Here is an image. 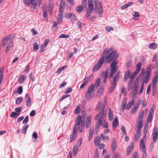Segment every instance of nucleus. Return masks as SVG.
Returning <instances> with one entry per match:
<instances>
[{"label":"nucleus","mask_w":158,"mask_h":158,"mask_svg":"<svg viewBox=\"0 0 158 158\" xmlns=\"http://www.w3.org/2000/svg\"><path fill=\"white\" fill-rule=\"evenodd\" d=\"M116 52L117 51L116 50L111 48H106L103 52L102 54V56L101 58H103V61L104 62L106 59V62L109 63L118 58V56L116 54Z\"/></svg>","instance_id":"obj_1"},{"label":"nucleus","mask_w":158,"mask_h":158,"mask_svg":"<svg viewBox=\"0 0 158 158\" xmlns=\"http://www.w3.org/2000/svg\"><path fill=\"white\" fill-rule=\"evenodd\" d=\"M105 107V105L103 104L101 107V110L100 114H98L96 117L95 119L98 120L97 124L96 125L95 128L96 129H98L101 125L102 123V120L104 118L106 117L107 114V112L104 110Z\"/></svg>","instance_id":"obj_2"},{"label":"nucleus","mask_w":158,"mask_h":158,"mask_svg":"<svg viewBox=\"0 0 158 158\" xmlns=\"http://www.w3.org/2000/svg\"><path fill=\"white\" fill-rule=\"evenodd\" d=\"M77 122L76 123L73 129V132L71 135L70 141L72 143L76 139V133L79 127L80 123L82 122L81 117L78 116L76 119Z\"/></svg>","instance_id":"obj_3"},{"label":"nucleus","mask_w":158,"mask_h":158,"mask_svg":"<svg viewBox=\"0 0 158 158\" xmlns=\"http://www.w3.org/2000/svg\"><path fill=\"white\" fill-rule=\"evenodd\" d=\"M119 71H118L113 78V82L112 83V86L110 88V91H113L116 86V82L118 80Z\"/></svg>","instance_id":"obj_4"},{"label":"nucleus","mask_w":158,"mask_h":158,"mask_svg":"<svg viewBox=\"0 0 158 158\" xmlns=\"http://www.w3.org/2000/svg\"><path fill=\"white\" fill-rule=\"evenodd\" d=\"M103 58H101L98 61V63L94 65L92 69L93 72H95L98 70L102 66L104 62L103 61Z\"/></svg>","instance_id":"obj_5"},{"label":"nucleus","mask_w":158,"mask_h":158,"mask_svg":"<svg viewBox=\"0 0 158 158\" xmlns=\"http://www.w3.org/2000/svg\"><path fill=\"white\" fill-rule=\"evenodd\" d=\"M95 86L94 85H91L88 88V90L85 93V97L87 99H89L90 98V93L92 91H94Z\"/></svg>","instance_id":"obj_6"},{"label":"nucleus","mask_w":158,"mask_h":158,"mask_svg":"<svg viewBox=\"0 0 158 158\" xmlns=\"http://www.w3.org/2000/svg\"><path fill=\"white\" fill-rule=\"evenodd\" d=\"M138 80L136 79L135 80V81L134 82L133 86L132 88L134 89L133 90V92L134 94H135L138 92V90L139 89V87L138 86Z\"/></svg>","instance_id":"obj_7"},{"label":"nucleus","mask_w":158,"mask_h":158,"mask_svg":"<svg viewBox=\"0 0 158 158\" xmlns=\"http://www.w3.org/2000/svg\"><path fill=\"white\" fill-rule=\"evenodd\" d=\"M25 99L26 100V103L27 106V107L30 106L32 100L31 97L29 96L28 94H26Z\"/></svg>","instance_id":"obj_8"},{"label":"nucleus","mask_w":158,"mask_h":158,"mask_svg":"<svg viewBox=\"0 0 158 158\" xmlns=\"http://www.w3.org/2000/svg\"><path fill=\"white\" fill-rule=\"evenodd\" d=\"M153 132L154 134L153 137V141L154 143H155L157 140V136L158 135L157 128L156 127H155Z\"/></svg>","instance_id":"obj_9"},{"label":"nucleus","mask_w":158,"mask_h":158,"mask_svg":"<svg viewBox=\"0 0 158 158\" xmlns=\"http://www.w3.org/2000/svg\"><path fill=\"white\" fill-rule=\"evenodd\" d=\"M140 148L142 152L146 151V148L144 144V141L142 139H141L139 143Z\"/></svg>","instance_id":"obj_10"},{"label":"nucleus","mask_w":158,"mask_h":158,"mask_svg":"<svg viewBox=\"0 0 158 158\" xmlns=\"http://www.w3.org/2000/svg\"><path fill=\"white\" fill-rule=\"evenodd\" d=\"M66 17L67 18L70 19L71 20L75 21L77 19L76 16L73 14H68L66 15Z\"/></svg>","instance_id":"obj_11"},{"label":"nucleus","mask_w":158,"mask_h":158,"mask_svg":"<svg viewBox=\"0 0 158 158\" xmlns=\"http://www.w3.org/2000/svg\"><path fill=\"white\" fill-rule=\"evenodd\" d=\"M10 35H8L5 38H4L2 39V43L3 46H5L6 45L7 41L9 40H10V41L11 40L10 39Z\"/></svg>","instance_id":"obj_12"},{"label":"nucleus","mask_w":158,"mask_h":158,"mask_svg":"<svg viewBox=\"0 0 158 158\" xmlns=\"http://www.w3.org/2000/svg\"><path fill=\"white\" fill-rule=\"evenodd\" d=\"M10 35H8L5 38H4L2 39V43L3 46H5L6 45L7 41L9 40H10V41L11 40L10 39Z\"/></svg>","instance_id":"obj_13"},{"label":"nucleus","mask_w":158,"mask_h":158,"mask_svg":"<svg viewBox=\"0 0 158 158\" xmlns=\"http://www.w3.org/2000/svg\"><path fill=\"white\" fill-rule=\"evenodd\" d=\"M134 146L132 143L131 145H129L127 148L126 153L127 155H129L132 152Z\"/></svg>","instance_id":"obj_14"},{"label":"nucleus","mask_w":158,"mask_h":158,"mask_svg":"<svg viewBox=\"0 0 158 158\" xmlns=\"http://www.w3.org/2000/svg\"><path fill=\"white\" fill-rule=\"evenodd\" d=\"M144 111L143 110H141L139 113V116L138 117V119L137 121H143V118L144 116Z\"/></svg>","instance_id":"obj_15"},{"label":"nucleus","mask_w":158,"mask_h":158,"mask_svg":"<svg viewBox=\"0 0 158 158\" xmlns=\"http://www.w3.org/2000/svg\"><path fill=\"white\" fill-rule=\"evenodd\" d=\"M116 147V141L114 138H113L112 141L111 148L113 152H114Z\"/></svg>","instance_id":"obj_16"},{"label":"nucleus","mask_w":158,"mask_h":158,"mask_svg":"<svg viewBox=\"0 0 158 158\" xmlns=\"http://www.w3.org/2000/svg\"><path fill=\"white\" fill-rule=\"evenodd\" d=\"M91 122V117L90 116L88 117L86 119V127L87 128L89 127Z\"/></svg>","instance_id":"obj_17"},{"label":"nucleus","mask_w":158,"mask_h":158,"mask_svg":"<svg viewBox=\"0 0 158 158\" xmlns=\"http://www.w3.org/2000/svg\"><path fill=\"white\" fill-rule=\"evenodd\" d=\"M13 42H12V40H11L7 46L6 50L5 51L6 53H7L10 50L11 48L13 46Z\"/></svg>","instance_id":"obj_18"},{"label":"nucleus","mask_w":158,"mask_h":158,"mask_svg":"<svg viewBox=\"0 0 158 158\" xmlns=\"http://www.w3.org/2000/svg\"><path fill=\"white\" fill-rule=\"evenodd\" d=\"M93 10H94L91 9H88L87 10L86 12L85 15V17L86 18H88L90 17Z\"/></svg>","instance_id":"obj_19"},{"label":"nucleus","mask_w":158,"mask_h":158,"mask_svg":"<svg viewBox=\"0 0 158 158\" xmlns=\"http://www.w3.org/2000/svg\"><path fill=\"white\" fill-rule=\"evenodd\" d=\"M108 117L110 121H112L114 117L111 108L109 109L108 113Z\"/></svg>","instance_id":"obj_20"},{"label":"nucleus","mask_w":158,"mask_h":158,"mask_svg":"<svg viewBox=\"0 0 158 158\" xmlns=\"http://www.w3.org/2000/svg\"><path fill=\"white\" fill-rule=\"evenodd\" d=\"M118 63V62L116 60H114L113 61H112V62L110 64V68L111 69L115 68H116V69L118 70V66H116L117 64Z\"/></svg>","instance_id":"obj_21"},{"label":"nucleus","mask_w":158,"mask_h":158,"mask_svg":"<svg viewBox=\"0 0 158 158\" xmlns=\"http://www.w3.org/2000/svg\"><path fill=\"white\" fill-rule=\"evenodd\" d=\"M88 9L94 10V3L92 0H88Z\"/></svg>","instance_id":"obj_22"},{"label":"nucleus","mask_w":158,"mask_h":158,"mask_svg":"<svg viewBox=\"0 0 158 158\" xmlns=\"http://www.w3.org/2000/svg\"><path fill=\"white\" fill-rule=\"evenodd\" d=\"M117 70V69L115 68L111 69L110 72L109 76V78H111Z\"/></svg>","instance_id":"obj_23"},{"label":"nucleus","mask_w":158,"mask_h":158,"mask_svg":"<svg viewBox=\"0 0 158 158\" xmlns=\"http://www.w3.org/2000/svg\"><path fill=\"white\" fill-rule=\"evenodd\" d=\"M101 137L99 136H97L95 138L94 143L96 145H98L100 143V140Z\"/></svg>","instance_id":"obj_24"},{"label":"nucleus","mask_w":158,"mask_h":158,"mask_svg":"<svg viewBox=\"0 0 158 158\" xmlns=\"http://www.w3.org/2000/svg\"><path fill=\"white\" fill-rule=\"evenodd\" d=\"M118 123V119L117 118H115L113 121V127L115 128L117 127V125Z\"/></svg>","instance_id":"obj_25"},{"label":"nucleus","mask_w":158,"mask_h":158,"mask_svg":"<svg viewBox=\"0 0 158 158\" xmlns=\"http://www.w3.org/2000/svg\"><path fill=\"white\" fill-rule=\"evenodd\" d=\"M150 78V75L146 74V77L143 81V83L145 84L148 82Z\"/></svg>","instance_id":"obj_26"},{"label":"nucleus","mask_w":158,"mask_h":158,"mask_svg":"<svg viewBox=\"0 0 158 158\" xmlns=\"http://www.w3.org/2000/svg\"><path fill=\"white\" fill-rule=\"evenodd\" d=\"M158 81V74L156 75L153 78L152 81V83L153 84V85H155L157 82Z\"/></svg>","instance_id":"obj_27"},{"label":"nucleus","mask_w":158,"mask_h":158,"mask_svg":"<svg viewBox=\"0 0 158 158\" xmlns=\"http://www.w3.org/2000/svg\"><path fill=\"white\" fill-rule=\"evenodd\" d=\"M30 4H32L31 7L34 9H35L37 6L36 1L34 0H30Z\"/></svg>","instance_id":"obj_28"},{"label":"nucleus","mask_w":158,"mask_h":158,"mask_svg":"<svg viewBox=\"0 0 158 158\" xmlns=\"http://www.w3.org/2000/svg\"><path fill=\"white\" fill-rule=\"evenodd\" d=\"M93 128L90 127V131L89 132V140H90V139L92 138L93 135Z\"/></svg>","instance_id":"obj_29"},{"label":"nucleus","mask_w":158,"mask_h":158,"mask_svg":"<svg viewBox=\"0 0 158 158\" xmlns=\"http://www.w3.org/2000/svg\"><path fill=\"white\" fill-rule=\"evenodd\" d=\"M94 85L95 87L96 88H97L100 86V79L99 78H98L96 80Z\"/></svg>","instance_id":"obj_30"},{"label":"nucleus","mask_w":158,"mask_h":158,"mask_svg":"<svg viewBox=\"0 0 158 158\" xmlns=\"http://www.w3.org/2000/svg\"><path fill=\"white\" fill-rule=\"evenodd\" d=\"M134 101L133 100H132L129 102L127 105L125 109L127 110H129L130 109L131 106L133 104Z\"/></svg>","instance_id":"obj_31"},{"label":"nucleus","mask_w":158,"mask_h":158,"mask_svg":"<svg viewBox=\"0 0 158 158\" xmlns=\"http://www.w3.org/2000/svg\"><path fill=\"white\" fill-rule=\"evenodd\" d=\"M102 6L101 2H99V7L98 9V11L99 13V14L101 15V14L102 13Z\"/></svg>","instance_id":"obj_32"},{"label":"nucleus","mask_w":158,"mask_h":158,"mask_svg":"<svg viewBox=\"0 0 158 158\" xmlns=\"http://www.w3.org/2000/svg\"><path fill=\"white\" fill-rule=\"evenodd\" d=\"M28 125H25L22 128V133L25 134L26 133L27 129L28 127Z\"/></svg>","instance_id":"obj_33"},{"label":"nucleus","mask_w":158,"mask_h":158,"mask_svg":"<svg viewBox=\"0 0 158 158\" xmlns=\"http://www.w3.org/2000/svg\"><path fill=\"white\" fill-rule=\"evenodd\" d=\"M141 67V64L140 62L138 63L136 65V68L135 71L136 73H139Z\"/></svg>","instance_id":"obj_34"},{"label":"nucleus","mask_w":158,"mask_h":158,"mask_svg":"<svg viewBox=\"0 0 158 158\" xmlns=\"http://www.w3.org/2000/svg\"><path fill=\"white\" fill-rule=\"evenodd\" d=\"M149 47L151 49H154L157 47L156 44L155 43H151L149 45Z\"/></svg>","instance_id":"obj_35"},{"label":"nucleus","mask_w":158,"mask_h":158,"mask_svg":"<svg viewBox=\"0 0 158 158\" xmlns=\"http://www.w3.org/2000/svg\"><path fill=\"white\" fill-rule=\"evenodd\" d=\"M133 81L132 80H130L128 85V90L130 91L132 88V84H133Z\"/></svg>","instance_id":"obj_36"},{"label":"nucleus","mask_w":158,"mask_h":158,"mask_svg":"<svg viewBox=\"0 0 158 158\" xmlns=\"http://www.w3.org/2000/svg\"><path fill=\"white\" fill-rule=\"evenodd\" d=\"M93 76V75L91 74L89 76L86 77L85 79V81H87V83L88 82H90L92 81Z\"/></svg>","instance_id":"obj_37"},{"label":"nucleus","mask_w":158,"mask_h":158,"mask_svg":"<svg viewBox=\"0 0 158 158\" xmlns=\"http://www.w3.org/2000/svg\"><path fill=\"white\" fill-rule=\"evenodd\" d=\"M21 78L20 79V83H23L24 81L27 78V76L25 75H23L21 76Z\"/></svg>","instance_id":"obj_38"},{"label":"nucleus","mask_w":158,"mask_h":158,"mask_svg":"<svg viewBox=\"0 0 158 158\" xmlns=\"http://www.w3.org/2000/svg\"><path fill=\"white\" fill-rule=\"evenodd\" d=\"M101 138L102 140H107L109 139L108 136H106L103 134H101L100 135Z\"/></svg>","instance_id":"obj_39"},{"label":"nucleus","mask_w":158,"mask_h":158,"mask_svg":"<svg viewBox=\"0 0 158 158\" xmlns=\"http://www.w3.org/2000/svg\"><path fill=\"white\" fill-rule=\"evenodd\" d=\"M65 5V2L63 0H61L60 4V10H62L63 7Z\"/></svg>","instance_id":"obj_40"},{"label":"nucleus","mask_w":158,"mask_h":158,"mask_svg":"<svg viewBox=\"0 0 158 158\" xmlns=\"http://www.w3.org/2000/svg\"><path fill=\"white\" fill-rule=\"evenodd\" d=\"M137 123V128H141L143 127V122L142 121H136Z\"/></svg>","instance_id":"obj_41"},{"label":"nucleus","mask_w":158,"mask_h":158,"mask_svg":"<svg viewBox=\"0 0 158 158\" xmlns=\"http://www.w3.org/2000/svg\"><path fill=\"white\" fill-rule=\"evenodd\" d=\"M22 108L21 107H17L15 109V111H16L18 114V115H19L21 112Z\"/></svg>","instance_id":"obj_42"},{"label":"nucleus","mask_w":158,"mask_h":158,"mask_svg":"<svg viewBox=\"0 0 158 158\" xmlns=\"http://www.w3.org/2000/svg\"><path fill=\"white\" fill-rule=\"evenodd\" d=\"M102 125L104 128H107L108 127V123L106 122L105 120H104L102 122Z\"/></svg>","instance_id":"obj_43"},{"label":"nucleus","mask_w":158,"mask_h":158,"mask_svg":"<svg viewBox=\"0 0 158 158\" xmlns=\"http://www.w3.org/2000/svg\"><path fill=\"white\" fill-rule=\"evenodd\" d=\"M138 73H136L135 71H134L132 75L130 77V80L133 81L136 74Z\"/></svg>","instance_id":"obj_44"},{"label":"nucleus","mask_w":158,"mask_h":158,"mask_svg":"<svg viewBox=\"0 0 158 158\" xmlns=\"http://www.w3.org/2000/svg\"><path fill=\"white\" fill-rule=\"evenodd\" d=\"M23 98L22 97H19L17 98L16 100V104H19L23 101Z\"/></svg>","instance_id":"obj_45"},{"label":"nucleus","mask_w":158,"mask_h":158,"mask_svg":"<svg viewBox=\"0 0 158 158\" xmlns=\"http://www.w3.org/2000/svg\"><path fill=\"white\" fill-rule=\"evenodd\" d=\"M138 108V106L133 107L131 110V114H134L136 113L137 110Z\"/></svg>","instance_id":"obj_46"},{"label":"nucleus","mask_w":158,"mask_h":158,"mask_svg":"<svg viewBox=\"0 0 158 158\" xmlns=\"http://www.w3.org/2000/svg\"><path fill=\"white\" fill-rule=\"evenodd\" d=\"M82 10L83 7L81 6H77L76 8V10L79 13L81 12Z\"/></svg>","instance_id":"obj_47"},{"label":"nucleus","mask_w":158,"mask_h":158,"mask_svg":"<svg viewBox=\"0 0 158 158\" xmlns=\"http://www.w3.org/2000/svg\"><path fill=\"white\" fill-rule=\"evenodd\" d=\"M78 151V148L76 146H75L73 147V153L75 155H77V152Z\"/></svg>","instance_id":"obj_48"},{"label":"nucleus","mask_w":158,"mask_h":158,"mask_svg":"<svg viewBox=\"0 0 158 158\" xmlns=\"http://www.w3.org/2000/svg\"><path fill=\"white\" fill-rule=\"evenodd\" d=\"M94 158H99L98 151V149L97 148L95 150L94 155Z\"/></svg>","instance_id":"obj_49"},{"label":"nucleus","mask_w":158,"mask_h":158,"mask_svg":"<svg viewBox=\"0 0 158 158\" xmlns=\"http://www.w3.org/2000/svg\"><path fill=\"white\" fill-rule=\"evenodd\" d=\"M140 135L136 133L135 135L134 140L137 142L140 137Z\"/></svg>","instance_id":"obj_50"},{"label":"nucleus","mask_w":158,"mask_h":158,"mask_svg":"<svg viewBox=\"0 0 158 158\" xmlns=\"http://www.w3.org/2000/svg\"><path fill=\"white\" fill-rule=\"evenodd\" d=\"M147 69L148 70L146 72V74H148L149 75H150L151 72L152 71V68L150 67L149 66H148L147 68Z\"/></svg>","instance_id":"obj_51"},{"label":"nucleus","mask_w":158,"mask_h":158,"mask_svg":"<svg viewBox=\"0 0 158 158\" xmlns=\"http://www.w3.org/2000/svg\"><path fill=\"white\" fill-rule=\"evenodd\" d=\"M39 48V46L37 43L35 42L33 44V49L35 51H37Z\"/></svg>","instance_id":"obj_52"},{"label":"nucleus","mask_w":158,"mask_h":158,"mask_svg":"<svg viewBox=\"0 0 158 158\" xmlns=\"http://www.w3.org/2000/svg\"><path fill=\"white\" fill-rule=\"evenodd\" d=\"M104 88L103 86H101L99 88L98 90V93L100 94H102L103 93V92L104 90Z\"/></svg>","instance_id":"obj_53"},{"label":"nucleus","mask_w":158,"mask_h":158,"mask_svg":"<svg viewBox=\"0 0 158 158\" xmlns=\"http://www.w3.org/2000/svg\"><path fill=\"white\" fill-rule=\"evenodd\" d=\"M17 91L18 92V93L19 94H21L23 92V87L21 86H19L18 88Z\"/></svg>","instance_id":"obj_54"},{"label":"nucleus","mask_w":158,"mask_h":158,"mask_svg":"<svg viewBox=\"0 0 158 158\" xmlns=\"http://www.w3.org/2000/svg\"><path fill=\"white\" fill-rule=\"evenodd\" d=\"M105 29L107 32H109L111 30L112 31L114 30V29L112 27L110 26L106 27H105Z\"/></svg>","instance_id":"obj_55"},{"label":"nucleus","mask_w":158,"mask_h":158,"mask_svg":"<svg viewBox=\"0 0 158 158\" xmlns=\"http://www.w3.org/2000/svg\"><path fill=\"white\" fill-rule=\"evenodd\" d=\"M19 115H18V114L16 112H13L11 113L10 116L11 117H18Z\"/></svg>","instance_id":"obj_56"},{"label":"nucleus","mask_w":158,"mask_h":158,"mask_svg":"<svg viewBox=\"0 0 158 158\" xmlns=\"http://www.w3.org/2000/svg\"><path fill=\"white\" fill-rule=\"evenodd\" d=\"M47 15V13L45 8H43V16L44 18H46Z\"/></svg>","instance_id":"obj_57"},{"label":"nucleus","mask_w":158,"mask_h":158,"mask_svg":"<svg viewBox=\"0 0 158 158\" xmlns=\"http://www.w3.org/2000/svg\"><path fill=\"white\" fill-rule=\"evenodd\" d=\"M69 36L68 35H65L63 34H62L59 36V38H69Z\"/></svg>","instance_id":"obj_58"},{"label":"nucleus","mask_w":158,"mask_h":158,"mask_svg":"<svg viewBox=\"0 0 158 158\" xmlns=\"http://www.w3.org/2000/svg\"><path fill=\"white\" fill-rule=\"evenodd\" d=\"M95 3V10L97 11L98 10V0H94Z\"/></svg>","instance_id":"obj_59"},{"label":"nucleus","mask_w":158,"mask_h":158,"mask_svg":"<svg viewBox=\"0 0 158 158\" xmlns=\"http://www.w3.org/2000/svg\"><path fill=\"white\" fill-rule=\"evenodd\" d=\"M28 119H29L28 116H26V117L25 118V119H24V120H23V123L25 124L27 123L28 122V121H29Z\"/></svg>","instance_id":"obj_60"},{"label":"nucleus","mask_w":158,"mask_h":158,"mask_svg":"<svg viewBox=\"0 0 158 158\" xmlns=\"http://www.w3.org/2000/svg\"><path fill=\"white\" fill-rule=\"evenodd\" d=\"M148 124L147 123L145 124L144 128V134H147L148 131Z\"/></svg>","instance_id":"obj_61"},{"label":"nucleus","mask_w":158,"mask_h":158,"mask_svg":"<svg viewBox=\"0 0 158 158\" xmlns=\"http://www.w3.org/2000/svg\"><path fill=\"white\" fill-rule=\"evenodd\" d=\"M24 3L27 6H29L30 4V0H24Z\"/></svg>","instance_id":"obj_62"},{"label":"nucleus","mask_w":158,"mask_h":158,"mask_svg":"<svg viewBox=\"0 0 158 158\" xmlns=\"http://www.w3.org/2000/svg\"><path fill=\"white\" fill-rule=\"evenodd\" d=\"M121 129L124 135H126L127 132L125 128L123 126H122L121 127Z\"/></svg>","instance_id":"obj_63"},{"label":"nucleus","mask_w":158,"mask_h":158,"mask_svg":"<svg viewBox=\"0 0 158 158\" xmlns=\"http://www.w3.org/2000/svg\"><path fill=\"white\" fill-rule=\"evenodd\" d=\"M80 106H77V108L75 110V113L76 114H78L80 113Z\"/></svg>","instance_id":"obj_64"}]
</instances>
